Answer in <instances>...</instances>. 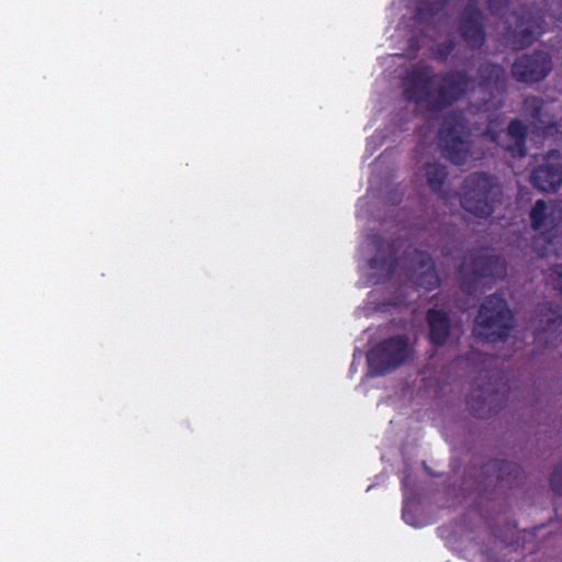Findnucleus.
I'll return each instance as SVG.
<instances>
[{
    "mask_svg": "<svg viewBox=\"0 0 562 562\" xmlns=\"http://www.w3.org/2000/svg\"><path fill=\"white\" fill-rule=\"evenodd\" d=\"M522 110L532 127L533 134L544 139L552 138L562 145V131L554 116L546 110V102L537 95H527L522 101Z\"/></svg>",
    "mask_w": 562,
    "mask_h": 562,
    "instance_id": "obj_9",
    "label": "nucleus"
},
{
    "mask_svg": "<svg viewBox=\"0 0 562 562\" xmlns=\"http://www.w3.org/2000/svg\"><path fill=\"white\" fill-rule=\"evenodd\" d=\"M460 289L467 294H474L480 283L485 278L503 279L507 273V266L502 256L498 255H471L461 263Z\"/></svg>",
    "mask_w": 562,
    "mask_h": 562,
    "instance_id": "obj_5",
    "label": "nucleus"
},
{
    "mask_svg": "<svg viewBox=\"0 0 562 562\" xmlns=\"http://www.w3.org/2000/svg\"><path fill=\"white\" fill-rule=\"evenodd\" d=\"M425 177L429 189L440 198H446L443 186L448 178L447 167L438 161L425 165Z\"/></svg>",
    "mask_w": 562,
    "mask_h": 562,
    "instance_id": "obj_21",
    "label": "nucleus"
},
{
    "mask_svg": "<svg viewBox=\"0 0 562 562\" xmlns=\"http://www.w3.org/2000/svg\"><path fill=\"white\" fill-rule=\"evenodd\" d=\"M429 341L436 346H443L451 334V318L447 311L431 307L426 312Z\"/></svg>",
    "mask_w": 562,
    "mask_h": 562,
    "instance_id": "obj_17",
    "label": "nucleus"
},
{
    "mask_svg": "<svg viewBox=\"0 0 562 562\" xmlns=\"http://www.w3.org/2000/svg\"><path fill=\"white\" fill-rule=\"evenodd\" d=\"M441 154L456 166H463L472 155L465 116L462 112L448 113L438 132Z\"/></svg>",
    "mask_w": 562,
    "mask_h": 562,
    "instance_id": "obj_4",
    "label": "nucleus"
},
{
    "mask_svg": "<svg viewBox=\"0 0 562 562\" xmlns=\"http://www.w3.org/2000/svg\"><path fill=\"white\" fill-rule=\"evenodd\" d=\"M414 265L415 271L412 279L416 286L425 289L426 291H432L440 285V278L430 254L416 251Z\"/></svg>",
    "mask_w": 562,
    "mask_h": 562,
    "instance_id": "obj_16",
    "label": "nucleus"
},
{
    "mask_svg": "<svg viewBox=\"0 0 562 562\" xmlns=\"http://www.w3.org/2000/svg\"><path fill=\"white\" fill-rule=\"evenodd\" d=\"M548 209V232H551L562 224V200L553 201Z\"/></svg>",
    "mask_w": 562,
    "mask_h": 562,
    "instance_id": "obj_26",
    "label": "nucleus"
},
{
    "mask_svg": "<svg viewBox=\"0 0 562 562\" xmlns=\"http://www.w3.org/2000/svg\"><path fill=\"white\" fill-rule=\"evenodd\" d=\"M482 480L479 482L484 487L493 486L494 490H513L525 482V472L520 465L507 460H490L482 467Z\"/></svg>",
    "mask_w": 562,
    "mask_h": 562,
    "instance_id": "obj_10",
    "label": "nucleus"
},
{
    "mask_svg": "<svg viewBox=\"0 0 562 562\" xmlns=\"http://www.w3.org/2000/svg\"><path fill=\"white\" fill-rule=\"evenodd\" d=\"M436 80L437 74L431 66L423 63L413 65L402 80L404 99L429 112H436L432 109V102L436 100V91H434Z\"/></svg>",
    "mask_w": 562,
    "mask_h": 562,
    "instance_id": "obj_6",
    "label": "nucleus"
},
{
    "mask_svg": "<svg viewBox=\"0 0 562 562\" xmlns=\"http://www.w3.org/2000/svg\"><path fill=\"white\" fill-rule=\"evenodd\" d=\"M449 244V228L439 227L435 234L430 236V240L426 243V246L432 251L440 250L443 257L449 256L450 250L447 249Z\"/></svg>",
    "mask_w": 562,
    "mask_h": 562,
    "instance_id": "obj_25",
    "label": "nucleus"
},
{
    "mask_svg": "<svg viewBox=\"0 0 562 562\" xmlns=\"http://www.w3.org/2000/svg\"><path fill=\"white\" fill-rule=\"evenodd\" d=\"M548 205L543 200L536 201L529 213L533 231H548Z\"/></svg>",
    "mask_w": 562,
    "mask_h": 562,
    "instance_id": "obj_24",
    "label": "nucleus"
},
{
    "mask_svg": "<svg viewBox=\"0 0 562 562\" xmlns=\"http://www.w3.org/2000/svg\"><path fill=\"white\" fill-rule=\"evenodd\" d=\"M530 183L542 192H557L562 186V153L551 148L543 155V164L533 168Z\"/></svg>",
    "mask_w": 562,
    "mask_h": 562,
    "instance_id": "obj_12",
    "label": "nucleus"
},
{
    "mask_svg": "<svg viewBox=\"0 0 562 562\" xmlns=\"http://www.w3.org/2000/svg\"><path fill=\"white\" fill-rule=\"evenodd\" d=\"M402 517L403 519L407 522V524H411L413 525V521H412V515L409 513V509H408V506L407 504H404L403 506V509H402Z\"/></svg>",
    "mask_w": 562,
    "mask_h": 562,
    "instance_id": "obj_31",
    "label": "nucleus"
},
{
    "mask_svg": "<svg viewBox=\"0 0 562 562\" xmlns=\"http://www.w3.org/2000/svg\"><path fill=\"white\" fill-rule=\"evenodd\" d=\"M514 324V315L506 299L499 293L487 295L474 319L473 333L487 342L504 341Z\"/></svg>",
    "mask_w": 562,
    "mask_h": 562,
    "instance_id": "obj_2",
    "label": "nucleus"
},
{
    "mask_svg": "<svg viewBox=\"0 0 562 562\" xmlns=\"http://www.w3.org/2000/svg\"><path fill=\"white\" fill-rule=\"evenodd\" d=\"M551 70V56L546 52L535 50L517 57L510 72L517 82L533 85L546 79Z\"/></svg>",
    "mask_w": 562,
    "mask_h": 562,
    "instance_id": "obj_11",
    "label": "nucleus"
},
{
    "mask_svg": "<svg viewBox=\"0 0 562 562\" xmlns=\"http://www.w3.org/2000/svg\"><path fill=\"white\" fill-rule=\"evenodd\" d=\"M387 245H389V244H386V245H385V244H382V247H379V249H381V251H382V252H384L382 248H383V247H386V248H387Z\"/></svg>",
    "mask_w": 562,
    "mask_h": 562,
    "instance_id": "obj_32",
    "label": "nucleus"
},
{
    "mask_svg": "<svg viewBox=\"0 0 562 562\" xmlns=\"http://www.w3.org/2000/svg\"><path fill=\"white\" fill-rule=\"evenodd\" d=\"M439 86L436 100L432 102L435 111H442L461 100L474 86V79L465 70H450L437 75Z\"/></svg>",
    "mask_w": 562,
    "mask_h": 562,
    "instance_id": "obj_8",
    "label": "nucleus"
},
{
    "mask_svg": "<svg viewBox=\"0 0 562 562\" xmlns=\"http://www.w3.org/2000/svg\"><path fill=\"white\" fill-rule=\"evenodd\" d=\"M490 12L493 15H503L510 0H486Z\"/></svg>",
    "mask_w": 562,
    "mask_h": 562,
    "instance_id": "obj_29",
    "label": "nucleus"
},
{
    "mask_svg": "<svg viewBox=\"0 0 562 562\" xmlns=\"http://www.w3.org/2000/svg\"><path fill=\"white\" fill-rule=\"evenodd\" d=\"M456 44L452 40H447L438 44L436 49V58L439 61H446L450 54L454 50Z\"/></svg>",
    "mask_w": 562,
    "mask_h": 562,
    "instance_id": "obj_27",
    "label": "nucleus"
},
{
    "mask_svg": "<svg viewBox=\"0 0 562 562\" xmlns=\"http://www.w3.org/2000/svg\"><path fill=\"white\" fill-rule=\"evenodd\" d=\"M369 267L376 271L374 283H385L392 279L397 268V258L393 245H387V251L378 254L369 260Z\"/></svg>",
    "mask_w": 562,
    "mask_h": 562,
    "instance_id": "obj_20",
    "label": "nucleus"
},
{
    "mask_svg": "<svg viewBox=\"0 0 562 562\" xmlns=\"http://www.w3.org/2000/svg\"><path fill=\"white\" fill-rule=\"evenodd\" d=\"M465 360L481 366L472 391L467 398L470 413L480 419H487L501 412L509 400L512 373L499 369L503 360L499 353H465Z\"/></svg>",
    "mask_w": 562,
    "mask_h": 562,
    "instance_id": "obj_1",
    "label": "nucleus"
},
{
    "mask_svg": "<svg viewBox=\"0 0 562 562\" xmlns=\"http://www.w3.org/2000/svg\"><path fill=\"white\" fill-rule=\"evenodd\" d=\"M536 337L555 346L562 341V313L558 304L544 302L536 311Z\"/></svg>",
    "mask_w": 562,
    "mask_h": 562,
    "instance_id": "obj_13",
    "label": "nucleus"
},
{
    "mask_svg": "<svg viewBox=\"0 0 562 562\" xmlns=\"http://www.w3.org/2000/svg\"><path fill=\"white\" fill-rule=\"evenodd\" d=\"M461 190V206L480 218H487L494 213V204L502 195L497 179L486 172L469 175Z\"/></svg>",
    "mask_w": 562,
    "mask_h": 562,
    "instance_id": "obj_3",
    "label": "nucleus"
},
{
    "mask_svg": "<svg viewBox=\"0 0 562 562\" xmlns=\"http://www.w3.org/2000/svg\"><path fill=\"white\" fill-rule=\"evenodd\" d=\"M412 353H366L368 375H385L404 364Z\"/></svg>",
    "mask_w": 562,
    "mask_h": 562,
    "instance_id": "obj_19",
    "label": "nucleus"
},
{
    "mask_svg": "<svg viewBox=\"0 0 562 562\" xmlns=\"http://www.w3.org/2000/svg\"><path fill=\"white\" fill-rule=\"evenodd\" d=\"M550 485L558 496H562V460L559 462L550 477Z\"/></svg>",
    "mask_w": 562,
    "mask_h": 562,
    "instance_id": "obj_28",
    "label": "nucleus"
},
{
    "mask_svg": "<svg viewBox=\"0 0 562 562\" xmlns=\"http://www.w3.org/2000/svg\"><path fill=\"white\" fill-rule=\"evenodd\" d=\"M548 5L553 18L557 21L562 22V0H550Z\"/></svg>",
    "mask_w": 562,
    "mask_h": 562,
    "instance_id": "obj_30",
    "label": "nucleus"
},
{
    "mask_svg": "<svg viewBox=\"0 0 562 562\" xmlns=\"http://www.w3.org/2000/svg\"><path fill=\"white\" fill-rule=\"evenodd\" d=\"M546 32L543 20L526 19L524 14L517 20L516 27L512 33L513 49H524L531 45L536 38Z\"/></svg>",
    "mask_w": 562,
    "mask_h": 562,
    "instance_id": "obj_18",
    "label": "nucleus"
},
{
    "mask_svg": "<svg viewBox=\"0 0 562 562\" xmlns=\"http://www.w3.org/2000/svg\"><path fill=\"white\" fill-rule=\"evenodd\" d=\"M448 2L449 0L420 1L416 7L414 19L419 23L428 22L431 18L443 11Z\"/></svg>",
    "mask_w": 562,
    "mask_h": 562,
    "instance_id": "obj_22",
    "label": "nucleus"
},
{
    "mask_svg": "<svg viewBox=\"0 0 562 562\" xmlns=\"http://www.w3.org/2000/svg\"><path fill=\"white\" fill-rule=\"evenodd\" d=\"M486 22V15L479 8L477 1L469 0L459 14L457 31L470 49L479 50L485 45Z\"/></svg>",
    "mask_w": 562,
    "mask_h": 562,
    "instance_id": "obj_7",
    "label": "nucleus"
},
{
    "mask_svg": "<svg viewBox=\"0 0 562 562\" xmlns=\"http://www.w3.org/2000/svg\"><path fill=\"white\" fill-rule=\"evenodd\" d=\"M508 76L506 69L495 63H481L476 69L474 82L477 88L490 98L503 94L507 90Z\"/></svg>",
    "mask_w": 562,
    "mask_h": 562,
    "instance_id": "obj_14",
    "label": "nucleus"
},
{
    "mask_svg": "<svg viewBox=\"0 0 562 562\" xmlns=\"http://www.w3.org/2000/svg\"><path fill=\"white\" fill-rule=\"evenodd\" d=\"M486 134L490 135L492 142L502 146L513 158H525L527 156L528 127L521 120L513 119L507 125L506 135L513 139L512 143L501 144V134L491 130H487Z\"/></svg>",
    "mask_w": 562,
    "mask_h": 562,
    "instance_id": "obj_15",
    "label": "nucleus"
},
{
    "mask_svg": "<svg viewBox=\"0 0 562 562\" xmlns=\"http://www.w3.org/2000/svg\"><path fill=\"white\" fill-rule=\"evenodd\" d=\"M370 351H411L409 337L405 334H398L383 339Z\"/></svg>",
    "mask_w": 562,
    "mask_h": 562,
    "instance_id": "obj_23",
    "label": "nucleus"
}]
</instances>
